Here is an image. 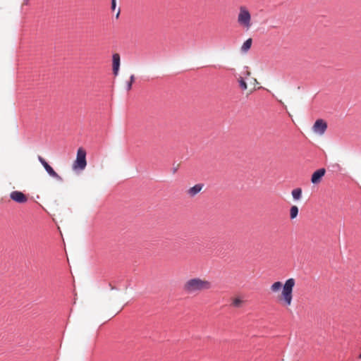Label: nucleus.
I'll return each instance as SVG.
<instances>
[{
  "mask_svg": "<svg viewBox=\"0 0 361 361\" xmlns=\"http://www.w3.org/2000/svg\"><path fill=\"white\" fill-rule=\"evenodd\" d=\"M134 80H135V77L133 75H132L130 76V81L128 82V85H127V90L129 91L131 90L132 88V85H133V82H134Z\"/></svg>",
  "mask_w": 361,
  "mask_h": 361,
  "instance_id": "nucleus-16",
  "label": "nucleus"
},
{
  "mask_svg": "<svg viewBox=\"0 0 361 361\" xmlns=\"http://www.w3.org/2000/svg\"><path fill=\"white\" fill-rule=\"evenodd\" d=\"M28 4H29V0H24L23 5H28Z\"/></svg>",
  "mask_w": 361,
  "mask_h": 361,
  "instance_id": "nucleus-18",
  "label": "nucleus"
},
{
  "mask_svg": "<svg viewBox=\"0 0 361 361\" xmlns=\"http://www.w3.org/2000/svg\"><path fill=\"white\" fill-rule=\"evenodd\" d=\"M298 207L296 205H293L290 208V219H294L298 216Z\"/></svg>",
  "mask_w": 361,
  "mask_h": 361,
  "instance_id": "nucleus-14",
  "label": "nucleus"
},
{
  "mask_svg": "<svg viewBox=\"0 0 361 361\" xmlns=\"http://www.w3.org/2000/svg\"><path fill=\"white\" fill-rule=\"evenodd\" d=\"M212 283L204 278L194 277L188 279L183 286V291L188 295H197L209 290Z\"/></svg>",
  "mask_w": 361,
  "mask_h": 361,
  "instance_id": "nucleus-2",
  "label": "nucleus"
},
{
  "mask_svg": "<svg viewBox=\"0 0 361 361\" xmlns=\"http://www.w3.org/2000/svg\"><path fill=\"white\" fill-rule=\"evenodd\" d=\"M358 358L361 359V353L359 355Z\"/></svg>",
  "mask_w": 361,
  "mask_h": 361,
  "instance_id": "nucleus-20",
  "label": "nucleus"
},
{
  "mask_svg": "<svg viewBox=\"0 0 361 361\" xmlns=\"http://www.w3.org/2000/svg\"><path fill=\"white\" fill-rule=\"evenodd\" d=\"M10 198L13 201L19 204L26 203L28 200L27 195L18 190H14L11 192L10 193Z\"/></svg>",
  "mask_w": 361,
  "mask_h": 361,
  "instance_id": "nucleus-6",
  "label": "nucleus"
},
{
  "mask_svg": "<svg viewBox=\"0 0 361 361\" xmlns=\"http://www.w3.org/2000/svg\"><path fill=\"white\" fill-rule=\"evenodd\" d=\"M38 160L44 166L46 171L49 173V175L58 180L61 181L62 178L60 176L54 169L53 168L45 161V159L41 156H38Z\"/></svg>",
  "mask_w": 361,
  "mask_h": 361,
  "instance_id": "nucleus-5",
  "label": "nucleus"
},
{
  "mask_svg": "<svg viewBox=\"0 0 361 361\" xmlns=\"http://www.w3.org/2000/svg\"><path fill=\"white\" fill-rule=\"evenodd\" d=\"M327 128L326 123L322 119H318L315 121L312 129L314 133L323 135Z\"/></svg>",
  "mask_w": 361,
  "mask_h": 361,
  "instance_id": "nucleus-7",
  "label": "nucleus"
},
{
  "mask_svg": "<svg viewBox=\"0 0 361 361\" xmlns=\"http://www.w3.org/2000/svg\"><path fill=\"white\" fill-rule=\"evenodd\" d=\"M203 184H196L193 187L190 188L187 190V195L190 197H195L197 194H198L202 189L203 188Z\"/></svg>",
  "mask_w": 361,
  "mask_h": 361,
  "instance_id": "nucleus-10",
  "label": "nucleus"
},
{
  "mask_svg": "<svg viewBox=\"0 0 361 361\" xmlns=\"http://www.w3.org/2000/svg\"><path fill=\"white\" fill-rule=\"evenodd\" d=\"M116 8V0H111V8L114 10Z\"/></svg>",
  "mask_w": 361,
  "mask_h": 361,
  "instance_id": "nucleus-17",
  "label": "nucleus"
},
{
  "mask_svg": "<svg viewBox=\"0 0 361 361\" xmlns=\"http://www.w3.org/2000/svg\"><path fill=\"white\" fill-rule=\"evenodd\" d=\"M237 23L238 25L248 30L252 25V16L249 9L245 6H240L238 8V13L237 16Z\"/></svg>",
  "mask_w": 361,
  "mask_h": 361,
  "instance_id": "nucleus-3",
  "label": "nucleus"
},
{
  "mask_svg": "<svg viewBox=\"0 0 361 361\" xmlns=\"http://www.w3.org/2000/svg\"><path fill=\"white\" fill-rule=\"evenodd\" d=\"M295 286V279L290 278L283 284L281 281H276L270 286L273 293H278L281 289V293L278 297L279 302L284 307H290L293 302V288Z\"/></svg>",
  "mask_w": 361,
  "mask_h": 361,
  "instance_id": "nucleus-1",
  "label": "nucleus"
},
{
  "mask_svg": "<svg viewBox=\"0 0 361 361\" xmlns=\"http://www.w3.org/2000/svg\"><path fill=\"white\" fill-rule=\"evenodd\" d=\"M302 190L300 188H297L291 191V195L294 200L298 201L301 199Z\"/></svg>",
  "mask_w": 361,
  "mask_h": 361,
  "instance_id": "nucleus-11",
  "label": "nucleus"
},
{
  "mask_svg": "<svg viewBox=\"0 0 361 361\" xmlns=\"http://www.w3.org/2000/svg\"><path fill=\"white\" fill-rule=\"evenodd\" d=\"M252 39L251 38L247 39L246 41L244 42L241 47V51L243 52H247L252 46Z\"/></svg>",
  "mask_w": 361,
  "mask_h": 361,
  "instance_id": "nucleus-13",
  "label": "nucleus"
},
{
  "mask_svg": "<svg viewBox=\"0 0 361 361\" xmlns=\"http://www.w3.org/2000/svg\"><path fill=\"white\" fill-rule=\"evenodd\" d=\"M244 301L239 297H235L232 299L231 306L235 308L241 307Z\"/></svg>",
  "mask_w": 361,
  "mask_h": 361,
  "instance_id": "nucleus-12",
  "label": "nucleus"
},
{
  "mask_svg": "<svg viewBox=\"0 0 361 361\" xmlns=\"http://www.w3.org/2000/svg\"><path fill=\"white\" fill-rule=\"evenodd\" d=\"M326 170L324 168L317 170L312 175L311 182L313 184L319 183L322 181V179L324 176Z\"/></svg>",
  "mask_w": 361,
  "mask_h": 361,
  "instance_id": "nucleus-8",
  "label": "nucleus"
},
{
  "mask_svg": "<svg viewBox=\"0 0 361 361\" xmlns=\"http://www.w3.org/2000/svg\"><path fill=\"white\" fill-rule=\"evenodd\" d=\"M87 165L86 161V152L82 148H79L77 152V157L73 164L74 170L80 169L83 170Z\"/></svg>",
  "mask_w": 361,
  "mask_h": 361,
  "instance_id": "nucleus-4",
  "label": "nucleus"
},
{
  "mask_svg": "<svg viewBox=\"0 0 361 361\" xmlns=\"http://www.w3.org/2000/svg\"><path fill=\"white\" fill-rule=\"evenodd\" d=\"M246 75H247V76H250V71H247V72H246Z\"/></svg>",
  "mask_w": 361,
  "mask_h": 361,
  "instance_id": "nucleus-19",
  "label": "nucleus"
},
{
  "mask_svg": "<svg viewBox=\"0 0 361 361\" xmlns=\"http://www.w3.org/2000/svg\"><path fill=\"white\" fill-rule=\"evenodd\" d=\"M238 82H239V86L240 87L241 90H246L247 89V82L245 81L244 78H242V77H240L238 80Z\"/></svg>",
  "mask_w": 361,
  "mask_h": 361,
  "instance_id": "nucleus-15",
  "label": "nucleus"
},
{
  "mask_svg": "<svg viewBox=\"0 0 361 361\" xmlns=\"http://www.w3.org/2000/svg\"><path fill=\"white\" fill-rule=\"evenodd\" d=\"M112 61L113 72L115 75H117L120 68V55L117 53L114 54L112 56Z\"/></svg>",
  "mask_w": 361,
  "mask_h": 361,
  "instance_id": "nucleus-9",
  "label": "nucleus"
}]
</instances>
